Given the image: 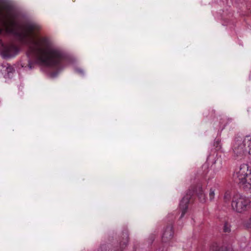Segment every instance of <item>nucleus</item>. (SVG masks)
Wrapping results in <instances>:
<instances>
[{
    "instance_id": "obj_4",
    "label": "nucleus",
    "mask_w": 251,
    "mask_h": 251,
    "mask_svg": "<svg viewBox=\"0 0 251 251\" xmlns=\"http://www.w3.org/2000/svg\"><path fill=\"white\" fill-rule=\"evenodd\" d=\"M231 207L234 211L242 213L251 207V201L248 197L235 195L232 199Z\"/></svg>"
},
{
    "instance_id": "obj_19",
    "label": "nucleus",
    "mask_w": 251,
    "mask_h": 251,
    "mask_svg": "<svg viewBox=\"0 0 251 251\" xmlns=\"http://www.w3.org/2000/svg\"><path fill=\"white\" fill-rule=\"evenodd\" d=\"M76 71L79 73V74H83V71L82 69H76Z\"/></svg>"
},
{
    "instance_id": "obj_9",
    "label": "nucleus",
    "mask_w": 251,
    "mask_h": 251,
    "mask_svg": "<svg viewBox=\"0 0 251 251\" xmlns=\"http://www.w3.org/2000/svg\"><path fill=\"white\" fill-rule=\"evenodd\" d=\"M129 232L127 229H125L122 232L121 240L120 242V250L123 251L128 245L129 242Z\"/></svg>"
},
{
    "instance_id": "obj_6",
    "label": "nucleus",
    "mask_w": 251,
    "mask_h": 251,
    "mask_svg": "<svg viewBox=\"0 0 251 251\" xmlns=\"http://www.w3.org/2000/svg\"><path fill=\"white\" fill-rule=\"evenodd\" d=\"M18 52V49L16 46L9 44L3 47L1 54L4 58H10L15 56Z\"/></svg>"
},
{
    "instance_id": "obj_13",
    "label": "nucleus",
    "mask_w": 251,
    "mask_h": 251,
    "mask_svg": "<svg viewBox=\"0 0 251 251\" xmlns=\"http://www.w3.org/2000/svg\"><path fill=\"white\" fill-rule=\"evenodd\" d=\"M230 227V225L227 222H225L223 227L224 232L225 233L230 232L231 231Z\"/></svg>"
},
{
    "instance_id": "obj_14",
    "label": "nucleus",
    "mask_w": 251,
    "mask_h": 251,
    "mask_svg": "<svg viewBox=\"0 0 251 251\" xmlns=\"http://www.w3.org/2000/svg\"><path fill=\"white\" fill-rule=\"evenodd\" d=\"M243 224L246 228L251 229V215L249 219L244 221Z\"/></svg>"
},
{
    "instance_id": "obj_18",
    "label": "nucleus",
    "mask_w": 251,
    "mask_h": 251,
    "mask_svg": "<svg viewBox=\"0 0 251 251\" xmlns=\"http://www.w3.org/2000/svg\"><path fill=\"white\" fill-rule=\"evenodd\" d=\"M217 251H232V250L227 249L226 247H222Z\"/></svg>"
},
{
    "instance_id": "obj_2",
    "label": "nucleus",
    "mask_w": 251,
    "mask_h": 251,
    "mask_svg": "<svg viewBox=\"0 0 251 251\" xmlns=\"http://www.w3.org/2000/svg\"><path fill=\"white\" fill-rule=\"evenodd\" d=\"M233 178L244 189H251V167L247 164L241 165L239 171L234 174Z\"/></svg>"
},
{
    "instance_id": "obj_3",
    "label": "nucleus",
    "mask_w": 251,
    "mask_h": 251,
    "mask_svg": "<svg viewBox=\"0 0 251 251\" xmlns=\"http://www.w3.org/2000/svg\"><path fill=\"white\" fill-rule=\"evenodd\" d=\"M194 193L197 194L201 201H205V195L202 189L201 186L200 184H198L195 188L192 187L191 189H189L188 190L186 195L180 201L179 204V208L181 211V214L180 217V218H182L186 213L188 207V204Z\"/></svg>"
},
{
    "instance_id": "obj_16",
    "label": "nucleus",
    "mask_w": 251,
    "mask_h": 251,
    "mask_svg": "<svg viewBox=\"0 0 251 251\" xmlns=\"http://www.w3.org/2000/svg\"><path fill=\"white\" fill-rule=\"evenodd\" d=\"M100 249L101 251H109V247L106 244H102L100 246Z\"/></svg>"
},
{
    "instance_id": "obj_1",
    "label": "nucleus",
    "mask_w": 251,
    "mask_h": 251,
    "mask_svg": "<svg viewBox=\"0 0 251 251\" xmlns=\"http://www.w3.org/2000/svg\"><path fill=\"white\" fill-rule=\"evenodd\" d=\"M18 13L14 5L7 0H0V34L3 30L14 33L20 41L28 47L27 55L33 56L41 64L52 68L55 71L50 73L52 78L57 76L63 69L64 54L59 50L53 48L50 40L46 37L35 39L32 35L39 31L41 27L37 24L26 22L23 25L24 32H19V24L16 21Z\"/></svg>"
},
{
    "instance_id": "obj_11",
    "label": "nucleus",
    "mask_w": 251,
    "mask_h": 251,
    "mask_svg": "<svg viewBox=\"0 0 251 251\" xmlns=\"http://www.w3.org/2000/svg\"><path fill=\"white\" fill-rule=\"evenodd\" d=\"M214 146L217 151L221 150L222 149L221 140L219 139H216L214 143Z\"/></svg>"
},
{
    "instance_id": "obj_15",
    "label": "nucleus",
    "mask_w": 251,
    "mask_h": 251,
    "mask_svg": "<svg viewBox=\"0 0 251 251\" xmlns=\"http://www.w3.org/2000/svg\"><path fill=\"white\" fill-rule=\"evenodd\" d=\"M215 189L211 188L209 191V197L210 200H212L214 198Z\"/></svg>"
},
{
    "instance_id": "obj_7",
    "label": "nucleus",
    "mask_w": 251,
    "mask_h": 251,
    "mask_svg": "<svg viewBox=\"0 0 251 251\" xmlns=\"http://www.w3.org/2000/svg\"><path fill=\"white\" fill-rule=\"evenodd\" d=\"M0 72L4 77H10L11 74L15 72L14 68L7 62H3L0 64Z\"/></svg>"
},
{
    "instance_id": "obj_8",
    "label": "nucleus",
    "mask_w": 251,
    "mask_h": 251,
    "mask_svg": "<svg viewBox=\"0 0 251 251\" xmlns=\"http://www.w3.org/2000/svg\"><path fill=\"white\" fill-rule=\"evenodd\" d=\"M174 235L173 227L172 224H169L165 228L162 237V242L166 243L171 240Z\"/></svg>"
},
{
    "instance_id": "obj_12",
    "label": "nucleus",
    "mask_w": 251,
    "mask_h": 251,
    "mask_svg": "<svg viewBox=\"0 0 251 251\" xmlns=\"http://www.w3.org/2000/svg\"><path fill=\"white\" fill-rule=\"evenodd\" d=\"M231 198V193L229 191H226L224 197V200L225 202H229L230 201V199Z\"/></svg>"
},
{
    "instance_id": "obj_17",
    "label": "nucleus",
    "mask_w": 251,
    "mask_h": 251,
    "mask_svg": "<svg viewBox=\"0 0 251 251\" xmlns=\"http://www.w3.org/2000/svg\"><path fill=\"white\" fill-rule=\"evenodd\" d=\"M36 64L35 62H32L30 61H29L28 66L30 69H32L34 68V66Z\"/></svg>"
},
{
    "instance_id": "obj_5",
    "label": "nucleus",
    "mask_w": 251,
    "mask_h": 251,
    "mask_svg": "<svg viewBox=\"0 0 251 251\" xmlns=\"http://www.w3.org/2000/svg\"><path fill=\"white\" fill-rule=\"evenodd\" d=\"M246 143L245 142V138L238 139L235 140L233 148V156L235 159L241 158L247 151Z\"/></svg>"
},
{
    "instance_id": "obj_10",
    "label": "nucleus",
    "mask_w": 251,
    "mask_h": 251,
    "mask_svg": "<svg viewBox=\"0 0 251 251\" xmlns=\"http://www.w3.org/2000/svg\"><path fill=\"white\" fill-rule=\"evenodd\" d=\"M245 142L246 143L247 148H248V152L251 155V137L247 136L245 138Z\"/></svg>"
}]
</instances>
